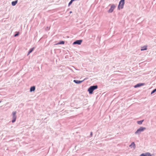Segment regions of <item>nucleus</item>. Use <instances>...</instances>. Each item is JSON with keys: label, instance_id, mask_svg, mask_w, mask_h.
Wrapping results in <instances>:
<instances>
[{"label": "nucleus", "instance_id": "nucleus-11", "mask_svg": "<svg viewBox=\"0 0 156 156\" xmlns=\"http://www.w3.org/2000/svg\"><path fill=\"white\" fill-rule=\"evenodd\" d=\"M35 87L34 86L31 87L30 89V91L31 92L34 91L35 90Z\"/></svg>", "mask_w": 156, "mask_h": 156}, {"label": "nucleus", "instance_id": "nucleus-17", "mask_svg": "<svg viewBox=\"0 0 156 156\" xmlns=\"http://www.w3.org/2000/svg\"><path fill=\"white\" fill-rule=\"evenodd\" d=\"M34 49V48H33L30 49L29 51L30 53L32 52V51H33Z\"/></svg>", "mask_w": 156, "mask_h": 156}, {"label": "nucleus", "instance_id": "nucleus-9", "mask_svg": "<svg viewBox=\"0 0 156 156\" xmlns=\"http://www.w3.org/2000/svg\"><path fill=\"white\" fill-rule=\"evenodd\" d=\"M144 84L143 83H139L136 84L134 86L135 88H137L142 86L144 85Z\"/></svg>", "mask_w": 156, "mask_h": 156}, {"label": "nucleus", "instance_id": "nucleus-24", "mask_svg": "<svg viewBox=\"0 0 156 156\" xmlns=\"http://www.w3.org/2000/svg\"><path fill=\"white\" fill-rule=\"evenodd\" d=\"M1 102V101H0V103Z\"/></svg>", "mask_w": 156, "mask_h": 156}, {"label": "nucleus", "instance_id": "nucleus-3", "mask_svg": "<svg viewBox=\"0 0 156 156\" xmlns=\"http://www.w3.org/2000/svg\"><path fill=\"white\" fill-rule=\"evenodd\" d=\"M125 4V0H121L119 2L118 6V9L120 10V9H122L123 8L124 5Z\"/></svg>", "mask_w": 156, "mask_h": 156}, {"label": "nucleus", "instance_id": "nucleus-5", "mask_svg": "<svg viewBox=\"0 0 156 156\" xmlns=\"http://www.w3.org/2000/svg\"><path fill=\"white\" fill-rule=\"evenodd\" d=\"M116 6L114 4H113L111 5V8L109 9V10L108 11V13H112L113 12V11L114 9L115 8Z\"/></svg>", "mask_w": 156, "mask_h": 156}, {"label": "nucleus", "instance_id": "nucleus-12", "mask_svg": "<svg viewBox=\"0 0 156 156\" xmlns=\"http://www.w3.org/2000/svg\"><path fill=\"white\" fill-rule=\"evenodd\" d=\"M18 2V0H16L15 1H13L12 2V6H15L16 4Z\"/></svg>", "mask_w": 156, "mask_h": 156}, {"label": "nucleus", "instance_id": "nucleus-14", "mask_svg": "<svg viewBox=\"0 0 156 156\" xmlns=\"http://www.w3.org/2000/svg\"><path fill=\"white\" fill-rule=\"evenodd\" d=\"M130 147L132 146L133 147H135V144L134 142H133L131 143V144L129 146Z\"/></svg>", "mask_w": 156, "mask_h": 156}, {"label": "nucleus", "instance_id": "nucleus-8", "mask_svg": "<svg viewBox=\"0 0 156 156\" xmlns=\"http://www.w3.org/2000/svg\"><path fill=\"white\" fill-rule=\"evenodd\" d=\"M84 80L82 81L78 80H74L73 82L76 84H80L82 83Z\"/></svg>", "mask_w": 156, "mask_h": 156}, {"label": "nucleus", "instance_id": "nucleus-23", "mask_svg": "<svg viewBox=\"0 0 156 156\" xmlns=\"http://www.w3.org/2000/svg\"><path fill=\"white\" fill-rule=\"evenodd\" d=\"M71 12H72L71 11H70V13H71Z\"/></svg>", "mask_w": 156, "mask_h": 156}, {"label": "nucleus", "instance_id": "nucleus-1", "mask_svg": "<svg viewBox=\"0 0 156 156\" xmlns=\"http://www.w3.org/2000/svg\"><path fill=\"white\" fill-rule=\"evenodd\" d=\"M98 88V86L97 85L91 86L88 89V91L90 94H91L93 93V91L97 89Z\"/></svg>", "mask_w": 156, "mask_h": 156}, {"label": "nucleus", "instance_id": "nucleus-18", "mask_svg": "<svg viewBox=\"0 0 156 156\" xmlns=\"http://www.w3.org/2000/svg\"><path fill=\"white\" fill-rule=\"evenodd\" d=\"M156 91V89H155L154 90H153L151 92V94H152L153 93H154V92H155Z\"/></svg>", "mask_w": 156, "mask_h": 156}, {"label": "nucleus", "instance_id": "nucleus-19", "mask_svg": "<svg viewBox=\"0 0 156 156\" xmlns=\"http://www.w3.org/2000/svg\"><path fill=\"white\" fill-rule=\"evenodd\" d=\"M19 32H17L14 35V36L15 37H16L18 36L19 35Z\"/></svg>", "mask_w": 156, "mask_h": 156}, {"label": "nucleus", "instance_id": "nucleus-15", "mask_svg": "<svg viewBox=\"0 0 156 156\" xmlns=\"http://www.w3.org/2000/svg\"><path fill=\"white\" fill-rule=\"evenodd\" d=\"M65 42L63 41H61L58 43L59 44H64Z\"/></svg>", "mask_w": 156, "mask_h": 156}, {"label": "nucleus", "instance_id": "nucleus-16", "mask_svg": "<svg viewBox=\"0 0 156 156\" xmlns=\"http://www.w3.org/2000/svg\"><path fill=\"white\" fill-rule=\"evenodd\" d=\"M73 2V1L72 0H71L70 2H69L68 4V6H69L72 3V2Z\"/></svg>", "mask_w": 156, "mask_h": 156}, {"label": "nucleus", "instance_id": "nucleus-10", "mask_svg": "<svg viewBox=\"0 0 156 156\" xmlns=\"http://www.w3.org/2000/svg\"><path fill=\"white\" fill-rule=\"evenodd\" d=\"M147 49V46H144L142 47H141V51L146 50Z\"/></svg>", "mask_w": 156, "mask_h": 156}, {"label": "nucleus", "instance_id": "nucleus-20", "mask_svg": "<svg viewBox=\"0 0 156 156\" xmlns=\"http://www.w3.org/2000/svg\"><path fill=\"white\" fill-rule=\"evenodd\" d=\"M50 27H47L46 29V30H49L50 29Z\"/></svg>", "mask_w": 156, "mask_h": 156}, {"label": "nucleus", "instance_id": "nucleus-13", "mask_svg": "<svg viewBox=\"0 0 156 156\" xmlns=\"http://www.w3.org/2000/svg\"><path fill=\"white\" fill-rule=\"evenodd\" d=\"M144 121V120H143L140 121H137V123L139 125H141L142 124L143 122Z\"/></svg>", "mask_w": 156, "mask_h": 156}, {"label": "nucleus", "instance_id": "nucleus-2", "mask_svg": "<svg viewBox=\"0 0 156 156\" xmlns=\"http://www.w3.org/2000/svg\"><path fill=\"white\" fill-rule=\"evenodd\" d=\"M146 129V128L143 127H140L135 132V134L139 135L141 132L144 131Z\"/></svg>", "mask_w": 156, "mask_h": 156}, {"label": "nucleus", "instance_id": "nucleus-6", "mask_svg": "<svg viewBox=\"0 0 156 156\" xmlns=\"http://www.w3.org/2000/svg\"><path fill=\"white\" fill-rule=\"evenodd\" d=\"M82 41H83L82 40H76L73 43V44H77L78 45H80L82 42Z\"/></svg>", "mask_w": 156, "mask_h": 156}, {"label": "nucleus", "instance_id": "nucleus-22", "mask_svg": "<svg viewBox=\"0 0 156 156\" xmlns=\"http://www.w3.org/2000/svg\"><path fill=\"white\" fill-rule=\"evenodd\" d=\"M30 53V52L29 51L27 53V55H29Z\"/></svg>", "mask_w": 156, "mask_h": 156}, {"label": "nucleus", "instance_id": "nucleus-7", "mask_svg": "<svg viewBox=\"0 0 156 156\" xmlns=\"http://www.w3.org/2000/svg\"><path fill=\"white\" fill-rule=\"evenodd\" d=\"M152 155L150 153L147 152L145 153H142L139 156H151Z\"/></svg>", "mask_w": 156, "mask_h": 156}, {"label": "nucleus", "instance_id": "nucleus-21", "mask_svg": "<svg viewBox=\"0 0 156 156\" xmlns=\"http://www.w3.org/2000/svg\"><path fill=\"white\" fill-rule=\"evenodd\" d=\"M92 135H93V133L92 132H91L90 133V137H91L92 136Z\"/></svg>", "mask_w": 156, "mask_h": 156}, {"label": "nucleus", "instance_id": "nucleus-4", "mask_svg": "<svg viewBox=\"0 0 156 156\" xmlns=\"http://www.w3.org/2000/svg\"><path fill=\"white\" fill-rule=\"evenodd\" d=\"M16 111L13 112L12 113V123H14L16 121Z\"/></svg>", "mask_w": 156, "mask_h": 156}]
</instances>
